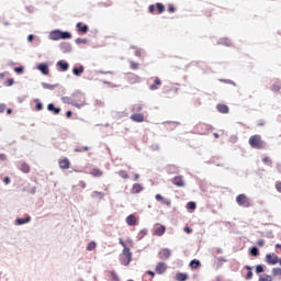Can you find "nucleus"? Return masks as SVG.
<instances>
[{
  "label": "nucleus",
  "mask_w": 281,
  "mask_h": 281,
  "mask_svg": "<svg viewBox=\"0 0 281 281\" xmlns=\"http://www.w3.org/2000/svg\"><path fill=\"white\" fill-rule=\"evenodd\" d=\"M148 10L150 14H155V12L156 14H164V12H166V7L161 2H157L156 4H150Z\"/></svg>",
  "instance_id": "5"
},
{
  "label": "nucleus",
  "mask_w": 281,
  "mask_h": 281,
  "mask_svg": "<svg viewBox=\"0 0 281 281\" xmlns=\"http://www.w3.org/2000/svg\"><path fill=\"white\" fill-rule=\"evenodd\" d=\"M249 146L251 148H255L256 150H262L267 146L265 140H262V137L260 135H252L249 138Z\"/></svg>",
  "instance_id": "2"
},
{
  "label": "nucleus",
  "mask_w": 281,
  "mask_h": 281,
  "mask_svg": "<svg viewBox=\"0 0 281 281\" xmlns=\"http://www.w3.org/2000/svg\"><path fill=\"white\" fill-rule=\"evenodd\" d=\"M167 10H168L169 14H172L176 12L177 9L175 8V4H169Z\"/></svg>",
  "instance_id": "40"
},
{
  "label": "nucleus",
  "mask_w": 281,
  "mask_h": 281,
  "mask_svg": "<svg viewBox=\"0 0 281 281\" xmlns=\"http://www.w3.org/2000/svg\"><path fill=\"white\" fill-rule=\"evenodd\" d=\"M184 232L187 233V234H192V228H190V227H184Z\"/></svg>",
  "instance_id": "53"
},
{
  "label": "nucleus",
  "mask_w": 281,
  "mask_h": 281,
  "mask_svg": "<svg viewBox=\"0 0 281 281\" xmlns=\"http://www.w3.org/2000/svg\"><path fill=\"white\" fill-rule=\"evenodd\" d=\"M281 87L280 83H274L271 87V91H273L274 93H278V91H280Z\"/></svg>",
  "instance_id": "37"
},
{
  "label": "nucleus",
  "mask_w": 281,
  "mask_h": 281,
  "mask_svg": "<svg viewBox=\"0 0 281 281\" xmlns=\"http://www.w3.org/2000/svg\"><path fill=\"white\" fill-rule=\"evenodd\" d=\"M76 27L78 34H87V32H89V26L87 24H82V22L77 23Z\"/></svg>",
  "instance_id": "9"
},
{
  "label": "nucleus",
  "mask_w": 281,
  "mask_h": 281,
  "mask_svg": "<svg viewBox=\"0 0 281 281\" xmlns=\"http://www.w3.org/2000/svg\"><path fill=\"white\" fill-rule=\"evenodd\" d=\"M272 276L281 278V268H273Z\"/></svg>",
  "instance_id": "34"
},
{
  "label": "nucleus",
  "mask_w": 281,
  "mask_h": 281,
  "mask_svg": "<svg viewBox=\"0 0 281 281\" xmlns=\"http://www.w3.org/2000/svg\"><path fill=\"white\" fill-rule=\"evenodd\" d=\"M37 69L44 75L49 76V68L47 67V64H40L37 66Z\"/></svg>",
  "instance_id": "17"
},
{
  "label": "nucleus",
  "mask_w": 281,
  "mask_h": 281,
  "mask_svg": "<svg viewBox=\"0 0 281 281\" xmlns=\"http://www.w3.org/2000/svg\"><path fill=\"white\" fill-rule=\"evenodd\" d=\"M12 85H14V79H8L5 81V87H12Z\"/></svg>",
  "instance_id": "42"
},
{
  "label": "nucleus",
  "mask_w": 281,
  "mask_h": 281,
  "mask_svg": "<svg viewBox=\"0 0 281 281\" xmlns=\"http://www.w3.org/2000/svg\"><path fill=\"white\" fill-rule=\"evenodd\" d=\"M14 71H15V74H22L23 72V67H15Z\"/></svg>",
  "instance_id": "47"
},
{
  "label": "nucleus",
  "mask_w": 281,
  "mask_h": 281,
  "mask_svg": "<svg viewBox=\"0 0 281 281\" xmlns=\"http://www.w3.org/2000/svg\"><path fill=\"white\" fill-rule=\"evenodd\" d=\"M259 255H260V251L258 250L257 247H251L250 248V256L256 257V256H259Z\"/></svg>",
  "instance_id": "32"
},
{
  "label": "nucleus",
  "mask_w": 281,
  "mask_h": 281,
  "mask_svg": "<svg viewBox=\"0 0 281 281\" xmlns=\"http://www.w3.org/2000/svg\"><path fill=\"white\" fill-rule=\"evenodd\" d=\"M8 115H12V109L7 110Z\"/></svg>",
  "instance_id": "59"
},
{
  "label": "nucleus",
  "mask_w": 281,
  "mask_h": 281,
  "mask_svg": "<svg viewBox=\"0 0 281 281\" xmlns=\"http://www.w3.org/2000/svg\"><path fill=\"white\" fill-rule=\"evenodd\" d=\"M144 108L142 105H136L133 111L139 113Z\"/></svg>",
  "instance_id": "46"
},
{
  "label": "nucleus",
  "mask_w": 281,
  "mask_h": 281,
  "mask_svg": "<svg viewBox=\"0 0 281 281\" xmlns=\"http://www.w3.org/2000/svg\"><path fill=\"white\" fill-rule=\"evenodd\" d=\"M58 166L61 170H68L69 166H71V161H69L68 158H63L59 159Z\"/></svg>",
  "instance_id": "10"
},
{
  "label": "nucleus",
  "mask_w": 281,
  "mask_h": 281,
  "mask_svg": "<svg viewBox=\"0 0 281 281\" xmlns=\"http://www.w3.org/2000/svg\"><path fill=\"white\" fill-rule=\"evenodd\" d=\"M245 269H247V274H246V280H251V278H254V272H251V267L250 266H246Z\"/></svg>",
  "instance_id": "26"
},
{
  "label": "nucleus",
  "mask_w": 281,
  "mask_h": 281,
  "mask_svg": "<svg viewBox=\"0 0 281 281\" xmlns=\"http://www.w3.org/2000/svg\"><path fill=\"white\" fill-rule=\"evenodd\" d=\"M263 271H265V268L261 265L256 267V273H262Z\"/></svg>",
  "instance_id": "41"
},
{
  "label": "nucleus",
  "mask_w": 281,
  "mask_h": 281,
  "mask_svg": "<svg viewBox=\"0 0 281 281\" xmlns=\"http://www.w3.org/2000/svg\"><path fill=\"white\" fill-rule=\"evenodd\" d=\"M218 113H229V108L226 104L220 103L216 105Z\"/></svg>",
  "instance_id": "18"
},
{
  "label": "nucleus",
  "mask_w": 281,
  "mask_h": 281,
  "mask_svg": "<svg viewBox=\"0 0 281 281\" xmlns=\"http://www.w3.org/2000/svg\"><path fill=\"white\" fill-rule=\"evenodd\" d=\"M278 263H279V265H280V267H281V258L279 259Z\"/></svg>",
  "instance_id": "64"
},
{
  "label": "nucleus",
  "mask_w": 281,
  "mask_h": 281,
  "mask_svg": "<svg viewBox=\"0 0 281 281\" xmlns=\"http://www.w3.org/2000/svg\"><path fill=\"white\" fill-rule=\"evenodd\" d=\"M76 98L79 100V102L72 101V106H76L77 109H81V106H85V97L76 95Z\"/></svg>",
  "instance_id": "14"
},
{
  "label": "nucleus",
  "mask_w": 281,
  "mask_h": 281,
  "mask_svg": "<svg viewBox=\"0 0 281 281\" xmlns=\"http://www.w3.org/2000/svg\"><path fill=\"white\" fill-rule=\"evenodd\" d=\"M266 262L268 265H278L279 257L276 254H268L266 255Z\"/></svg>",
  "instance_id": "7"
},
{
  "label": "nucleus",
  "mask_w": 281,
  "mask_h": 281,
  "mask_svg": "<svg viewBox=\"0 0 281 281\" xmlns=\"http://www.w3.org/2000/svg\"><path fill=\"white\" fill-rule=\"evenodd\" d=\"M258 247H265V239H259L257 241Z\"/></svg>",
  "instance_id": "48"
},
{
  "label": "nucleus",
  "mask_w": 281,
  "mask_h": 281,
  "mask_svg": "<svg viewBox=\"0 0 281 281\" xmlns=\"http://www.w3.org/2000/svg\"><path fill=\"white\" fill-rule=\"evenodd\" d=\"M5 159H8L5 154H0V161H5Z\"/></svg>",
  "instance_id": "52"
},
{
  "label": "nucleus",
  "mask_w": 281,
  "mask_h": 281,
  "mask_svg": "<svg viewBox=\"0 0 281 281\" xmlns=\"http://www.w3.org/2000/svg\"><path fill=\"white\" fill-rule=\"evenodd\" d=\"M276 188H277L278 192H281V182H277Z\"/></svg>",
  "instance_id": "54"
},
{
  "label": "nucleus",
  "mask_w": 281,
  "mask_h": 281,
  "mask_svg": "<svg viewBox=\"0 0 281 281\" xmlns=\"http://www.w3.org/2000/svg\"><path fill=\"white\" fill-rule=\"evenodd\" d=\"M130 120H132V122L142 123V122H144V114H142V113L132 114L130 116Z\"/></svg>",
  "instance_id": "12"
},
{
  "label": "nucleus",
  "mask_w": 281,
  "mask_h": 281,
  "mask_svg": "<svg viewBox=\"0 0 281 281\" xmlns=\"http://www.w3.org/2000/svg\"><path fill=\"white\" fill-rule=\"evenodd\" d=\"M27 41H29V43H32V42L34 41V35H33V34H30V35L27 36Z\"/></svg>",
  "instance_id": "51"
},
{
  "label": "nucleus",
  "mask_w": 281,
  "mask_h": 281,
  "mask_svg": "<svg viewBox=\"0 0 281 281\" xmlns=\"http://www.w3.org/2000/svg\"><path fill=\"white\" fill-rule=\"evenodd\" d=\"M10 179L8 177L4 178V183H9Z\"/></svg>",
  "instance_id": "61"
},
{
  "label": "nucleus",
  "mask_w": 281,
  "mask_h": 281,
  "mask_svg": "<svg viewBox=\"0 0 281 281\" xmlns=\"http://www.w3.org/2000/svg\"><path fill=\"white\" fill-rule=\"evenodd\" d=\"M259 281H273V278H271L269 274H263L259 277Z\"/></svg>",
  "instance_id": "31"
},
{
  "label": "nucleus",
  "mask_w": 281,
  "mask_h": 281,
  "mask_svg": "<svg viewBox=\"0 0 281 281\" xmlns=\"http://www.w3.org/2000/svg\"><path fill=\"white\" fill-rule=\"evenodd\" d=\"M218 262H227V259L223 258V257H220L217 258Z\"/></svg>",
  "instance_id": "55"
},
{
  "label": "nucleus",
  "mask_w": 281,
  "mask_h": 281,
  "mask_svg": "<svg viewBox=\"0 0 281 281\" xmlns=\"http://www.w3.org/2000/svg\"><path fill=\"white\" fill-rule=\"evenodd\" d=\"M87 150H89V147L87 146H78L75 148L76 153H87Z\"/></svg>",
  "instance_id": "28"
},
{
  "label": "nucleus",
  "mask_w": 281,
  "mask_h": 281,
  "mask_svg": "<svg viewBox=\"0 0 281 281\" xmlns=\"http://www.w3.org/2000/svg\"><path fill=\"white\" fill-rule=\"evenodd\" d=\"M85 72V67H82V66H80L79 68L78 67H75L74 69H72V74L75 75V76H80L81 74H83Z\"/></svg>",
  "instance_id": "24"
},
{
  "label": "nucleus",
  "mask_w": 281,
  "mask_h": 281,
  "mask_svg": "<svg viewBox=\"0 0 281 281\" xmlns=\"http://www.w3.org/2000/svg\"><path fill=\"white\" fill-rule=\"evenodd\" d=\"M189 267L194 271L196 269H200L201 267V261H199L198 259H193L190 261Z\"/></svg>",
  "instance_id": "19"
},
{
  "label": "nucleus",
  "mask_w": 281,
  "mask_h": 281,
  "mask_svg": "<svg viewBox=\"0 0 281 281\" xmlns=\"http://www.w3.org/2000/svg\"><path fill=\"white\" fill-rule=\"evenodd\" d=\"M120 245L123 247L122 254L120 256V262L124 267H128L131 262L133 261V252H131V248L126 246V243H124V239H119Z\"/></svg>",
  "instance_id": "1"
},
{
  "label": "nucleus",
  "mask_w": 281,
  "mask_h": 281,
  "mask_svg": "<svg viewBox=\"0 0 281 281\" xmlns=\"http://www.w3.org/2000/svg\"><path fill=\"white\" fill-rule=\"evenodd\" d=\"M161 203H162V205H167V207H170V205H171L170 200H166V199H162Z\"/></svg>",
  "instance_id": "43"
},
{
  "label": "nucleus",
  "mask_w": 281,
  "mask_h": 281,
  "mask_svg": "<svg viewBox=\"0 0 281 281\" xmlns=\"http://www.w3.org/2000/svg\"><path fill=\"white\" fill-rule=\"evenodd\" d=\"M47 110H48V111H53V113H54L55 115H58V113H60V108L54 106L53 103H49V104L47 105Z\"/></svg>",
  "instance_id": "23"
},
{
  "label": "nucleus",
  "mask_w": 281,
  "mask_h": 281,
  "mask_svg": "<svg viewBox=\"0 0 281 281\" xmlns=\"http://www.w3.org/2000/svg\"><path fill=\"white\" fill-rule=\"evenodd\" d=\"M7 72H1L0 78H5Z\"/></svg>",
  "instance_id": "60"
},
{
  "label": "nucleus",
  "mask_w": 281,
  "mask_h": 281,
  "mask_svg": "<svg viewBox=\"0 0 281 281\" xmlns=\"http://www.w3.org/2000/svg\"><path fill=\"white\" fill-rule=\"evenodd\" d=\"M204 16H212V9L204 10Z\"/></svg>",
  "instance_id": "45"
},
{
  "label": "nucleus",
  "mask_w": 281,
  "mask_h": 281,
  "mask_svg": "<svg viewBox=\"0 0 281 281\" xmlns=\"http://www.w3.org/2000/svg\"><path fill=\"white\" fill-rule=\"evenodd\" d=\"M236 203L240 207H251V200L244 193L236 196Z\"/></svg>",
  "instance_id": "4"
},
{
  "label": "nucleus",
  "mask_w": 281,
  "mask_h": 281,
  "mask_svg": "<svg viewBox=\"0 0 281 281\" xmlns=\"http://www.w3.org/2000/svg\"><path fill=\"white\" fill-rule=\"evenodd\" d=\"M172 252L168 248H164L159 251L160 260H168V258H170Z\"/></svg>",
  "instance_id": "8"
},
{
  "label": "nucleus",
  "mask_w": 281,
  "mask_h": 281,
  "mask_svg": "<svg viewBox=\"0 0 281 281\" xmlns=\"http://www.w3.org/2000/svg\"><path fill=\"white\" fill-rule=\"evenodd\" d=\"M36 111H43V103L37 102L35 105Z\"/></svg>",
  "instance_id": "44"
},
{
  "label": "nucleus",
  "mask_w": 281,
  "mask_h": 281,
  "mask_svg": "<svg viewBox=\"0 0 281 281\" xmlns=\"http://www.w3.org/2000/svg\"><path fill=\"white\" fill-rule=\"evenodd\" d=\"M110 277L112 281H120V277H117V273L114 270L110 271Z\"/></svg>",
  "instance_id": "29"
},
{
  "label": "nucleus",
  "mask_w": 281,
  "mask_h": 281,
  "mask_svg": "<svg viewBox=\"0 0 281 281\" xmlns=\"http://www.w3.org/2000/svg\"><path fill=\"white\" fill-rule=\"evenodd\" d=\"M187 210H196V203L195 202H188Z\"/></svg>",
  "instance_id": "38"
},
{
  "label": "nucleus",
  "mask_w": 281,
  "mask_h": 281,
  "mask_svg": "<svg viewBox=\"0 0 281 281\" xmlns=\"http://www.w3.org/2000/svg\"><path fill=\"white\" fill-rule=\"evenodd\" d=\"M57 67L60 71H67L69 69V64L65 60L57 61Z\"/></svg>",
  "instance_id": "16"
},
{
  "label": "nucleus",
  "mask_w": 281,
  "mask_h": 281,
  "mask_svg": "<svg viewBox=\"0 0 281 281\" xmlns=\"http://www.w3.org/2000/svg\"><path fill=\"white\" fill-rule=\"evenodd\" d=\"M71 115H74V113L71 111L66 112V117H71Z\"/></svg>",
  "instance_id": "56"
},
{
  "label": "nucleus",
  "mask_w": 281,
  "mask_h": 281,
  "mask_svg": "<svg viewBox=\"0 0 281 281\" xmlns=\"http://www.w3.org/2000/svg\"><path fill=\"white\" fill-rule=\"evenodd\" d=\"M130 67L135 71L139 69V64H137V61H130Z\"/></svg>",
  "instance_id": "35"
},
{
  "label": "nucleus",
  "mask_w": 281,
  "mask_h": 281,
  "mask_svg": "<svg viewBox=\"0 0 281 281\" xmlns=\"http://www.w3.org/2000/svg\"><path fill=\"white\" fill-rule=\"evenodd\" d=\"M161 87V79L159 77H156L154 80V83L149 86L150 91H157Z\"/></svg>",
  "instance_id": "15"
},
{
  "label": "nucleus",
  "mask_w": 281,
  "mask_h": 281,
  "mask_svg": "<svg viewBox=\"0 0 281 281\" xmlns=\"http://www.w3.org/2000/svg\"><path fill=\"white\" fill-rule=\"evenodd\" d=\"M155 199L156 201H164V196H161V194H156Z\"/></svg>",
  "instance_id": "50"
},
{
  "label": "nucleus",
  "mask_w": 281,
  "mask_h": 281,
  "mask_svg": "<svg viewBox=\"0 0 281 281\" xmlns=\"http://www.w3.org/2000/svg\"><path fill=\"white\" fill-rule=\"evenodd\" d=\"M147 276H150L151 278H155V272H153V271H147Z\"/></svg>",
  "instance_id": "57"
},
{
  "label": "nucleus",
  "mask_w": 281,
  "mask_h": 281,
  "mask_svg": "<svg viewBox=\"0 0 281 281\" xmlns=\"http://www.w3.org/2000/svg\"><path fill=\"white\" fill-rule=\"evenodd\" d=\"M155 271L156 273H158V276H164V273L168 271V266L166 265V262H158L156 265Z\"/></svg>",
  "instance_id": "6"
},
{
  "label": "nucleus",
  "mask_w": 281,
  "mask_h": 281,
  "mask_svg": "<svg viewBox=\"0 0 281 281\" xmlns=\"http://www.w3.org/2000/svg\"><path fill=\"white\" fill-rule=\"evenodd\" d=\"M262 161L266 166H272L273 165V161L271 160L270 157L266 156L262 158Z\"/></svg>",
  "instance_id": "30"
},
{
  "label": "nucleus",
  "mask_w": 281,
  "mask_h": 281,
  "mask_svg": "<svg viewBox=\"0 0 281 281\" xmlns=\"http://www.w3.org/2000/svg\"><path fill=\"white\" fill-rule=\"evenodd\" d=\"M30 221H32V218L27 216L26 218H18L15 223L16 225H25V223H30Z\"/></svg>",
  "instance_id": "25"
},
{
  "label": "nucleus",
  "mask_w": 281,
  "mask_h": 281,
  "mask_svg": "<svg viewBox=\"0 0 281 281\" xmlns=\"http://www.w3.org/2000/svg\"><path fill=\"white\" fill-rule=\"evenodd\" d=\"M216 254H223V249L218 248V249L216 250Z\"/></svg>",
  "instance_id": "63"
},
{
  "label": "nucleus",
  "mask_w": 281,
  "mask_h": 281,
  "mask_svg": "<svg viewBox=\"0 0 281 281\" xmlns=\"http://www.w3.org/2000/svg\"><path fill=\"white\" fill-rule=\"evenodd\" d=\"M20 170L22 172H30V165L27 164H22L21 167H20Z\"/></svg>",
  "instance_id": "33"
},
{
  "label": "nucleus",
  "mask_w": 281,
  "mask_h": 281,
  "mask_svg": "<svg viewBox=\"0 0 281 281\" xmlns=\"http://www.w3.org/2000/svg\"><path fill=\"white\" fill-rule=\"evenodd\" d=\"M135 56H138V57L142 56V50H136Z\"/></svg>",
  "instance_id": "58"
},
{
  "label": "nucleus",
  "mask_w": 281,
  "mask_h": 281,
  "mask_svg": "<svg viewBox=\"0 0 281 281\" xmlns=\"http://www.w3.org/2000/svg\"><path fill=\"white\" fill-rule=\"evenodd\" d=\"M42 87H43V89H48L50 91H54V89H56L57 85H49V83L43 82Z\"/></svg>",
  "instance_id": "27"
},
{
  "label": "nucleus",
  "mask_w": 281,
  "mask_h": 281,
  "mask_svg": "<svg viewBox=\"0 0 281 281\" xmlns=\"http://www.w3.org/2000/svg\"><path fill=\"white\" fill-rule=\"evenodd\" d=\"M49 38L50 41H67L71 38V33L56 30L50 32Z\"/></svg>",
  "instance_id": "3"
},
{
  "label": "nucleus",
  "mask_w": 281,
  "mask_h": 281,
  "mask_svg": "<svg viewBox=\"0 0 281 281\" xmlns=\"http://www.w3.org/2000/svg\"><path fill=\"white\" fill-rule=\"evenodd\" d=\"M126 223L130 225V227H135V225H137V217L131 214L126 217Z\"/></svg>",
  "instance_id": "13"
},
{
  "label": "nucleus",
  "mask_w": 281,
  "mask_h": 281,
  "mask_svg": "<svg viewBox=\"0 0 281 281\" xmlns=\"http://www.w3.org/2000/svg\"><path fill=\"white\" fill-rule=\"evenodd\" d=\"M166 234V226L158 225L154 229V236H164Z\"/></svg>",
  "instance_id": "11"
},
{
  "label": "nucleus",
  "mask_w": 281,
  "mask_h": 281,
  "mask_svg": "<svg viewBox=\"0 0 281 281\" xmlns=\"http://www.w3.org/2000/svg\"><path fill=\"white\" fill-rule=\"evenodd\" d=\"M5 111V103H0V113Z\"/></svg>",
  "instance_id": "49"
},
{
  "label": "nucleus",
  "mask_w": 281,
  "mask_h": 281,
  "mask_svg": "<svg viewBox=\"0 0 281 281\" xmlns=\"http://www.w3.org/2000/svg\"><path fill=\"white\" fill-rule=\"evenodd\" d=\"M142 190H144V187L139 183H135L132 188L133 194H139V192H142Z\"/></svg>",
  "instance_id": "21"
},
{
  "label": "nucleus",
  "mask_w": 281,
  "mask_h": 281,
  "mask_svg": "<svg viewBox=\"0 0 281 281\" xmlns=\"http://www.w3.org/2000/svg\"><path fill=\"white\" fill-rule=\"evenodd\" d=\"M213 135H214L215 139H218V137H220L218 133H214Z\"/></svg>",
  "instance_id": "62"
},
{
  "label": "nucleus",
  "mask_w": 281,
  "mask_h": 281,
  "mask_svg": "<svg viewBox=\"0 0 281 281\" xmlns=\"http://www.w3.org/2000/svg\"><path fill=\"white\" fill-rule=\"evenodd\" d=\"M172 183H173V186H177L178 188H183V186L186 184L183 182V179H181V177L173 178Z\"/></svg>",
  "instance_id": "20"
},
{
  "label": "nucleus",
  "mask_w": 281,
  "mask_h": 281,
  "mask_svg": "<svg viewBox=\"0 0 281 281\" xmlns=\"http://www.w3.org/2000/svg\"><path fill=\"white\" fill-rule=\"evenodd\" d=\"M176 280L177 281H186V280H188V273L178 272L176 274Z\"/></svg>",
  "instance_id": "22"
},
{
  "label": "nucleus",
  "mask_w": 281,
  "mask_h": 281,
  "mask_svg": "<svg viewBox=\"0 0 281 281\" xmlns=\"http://www.w3.org/2000/svg\"><path fill=\"white\" fill-rule=\"evenodd\" d=\"M91 175H93V177H102V171H100V169H93Z\"/></svg>",
  "instance_id": "39"
},
{
  "label": "nucleus",
  "mask_w": 281,
  "mask_h": 281,
  "mask_svg": "<svg viewBox=\"0 0 281 281\" xmlns=\"http://www.w3.org/2000/svg\"><path fill=\"white\" fill-rule=\"evenodd\" d=\"M95 247H97L95 241H91L87 246V251H93V249H95Z\"/></svg>",
  "instance_id": "36"
}]
</instances>
